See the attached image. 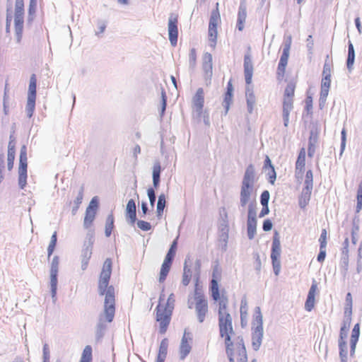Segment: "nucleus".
Masks as SVG:
<instances>
[{
    "label": "nucleus",
    "mask_w": 362,
    "mask_h": 362,
    "mask_svg": "<svg viewBox=\"0 0 362 362\" xmlns=\"http://www.w3.org/2000/svg\"><path fill=\"white\" fill-rule=\"evenodd\" d=\"M112 273V260L107 258L104 262L98 282V293L105 296L104 310L99 315L96 325L95 337L97 340L101 339L107 329L105 322H112L115 313V288L108 286Z\"/></svg>",
    "instance_id": "f257e3e1"
},
{
    "label": "nucleus",
    "mask_w": 362,
    "mask_h": 362,
    "mask_svg": "<svg viewBox=\"0 0 362 362\" xmlns=\"http://www.w3.org/2000/svg\"><path fill=\"white\" fill-rule=\"evenodd\" d=\"M24 0H16L15 8L13 13L14 27H15V36L17 43L21 42L23 37V30L24 24ZM13 18L12 4L9 0L6 4V32L10 33L11 23Z\"/></svg>",
    "instance_id": "f03ea898"
},
{
    "label": "nucleus",
    "mask_w": 362,
    "mask_h": 362,
    "mask_svg": "<svg viewBox=\"0 0 362 362\" xmlns=\"http://www.w3.org/2000/svg\"><path fill=\"white\" fill-rule=\"evenodd\" d=\"M234 334L230 315L228 313V356L229 362H247V351L242 337H233Z\"/></svg>",
    "instance_id": "7ed1b4c3"
},
{
    "label": "nucleus",
    "mask_w": 362,
    "mask_h": 362,
    "mask_svg": "<svg viewBox=\"0 0 362 362\" xmlns=\"http://www.w3.org/2000/svg\"><path fill=\"white\" fill-rule=\"evenodd\" d=\"M255 170L253 165H249L245 172L244 177L242 181L240 204L245 207L249 202L255 182Z\"/></svg>",
    "instance_id": "20e7f679"
},
{
    "label": "nucleus",
    "mask_w": 362,
    "mask_h": 362,
    "mask_svg": "<svg viewBox=\"0 0 362 362\" xmlns=\"http://www.w3.org/2000/svg\"><path fill=\"white\" fill-rule=\"evenodd\" d=\"M95 242L94 232L92 230H88L83 243L81 250V269L86 270L88 267L89 260L92 255L93 246Z\"/></svg>",
    "instance_id": "39448f33"
},
{
    "label": "nucleus",
    "mask_w": 362,
    "mask_h": 362,
    "mask_svg": "<svg viewBox=\"0 0 362 362\" xmlns=\"http://www.w3.org/2000/svg\"><path fill=\"white\" fill-rule=\"evenodd\" d=\"M36 86H37V78L35 74L30 76L28 91V100L25 107V112L27 116L30 118L35 108V100H36Z\"/></svg>",
    "instance_id": "423d86ee"
},
{
    "label": "nucleus",
    "mask_w": 362,
    "mask_h": 362,
    "mask_svg": "<svg viewBox=\"0 0 362 362\" xmlns=\"http://www.w3.org/2000/svg\"><path fill=\"white\" fill-rule=\"evenodd\" d=\"M27 147L23 145L21 148L19 166H18V186L21 189H24L27 184Z\"/></svg>",
    "instance_id": "0eeeda50"
},
{
    "label": "nucleus",
    "mask_w": 362,
    "mask_h": 362,
    "mask_svg": "<svg viewBox=\"0 0 362 362\" xmlns=\"http://www.w3.org/2000/svg\"><path fill=\"white\" fill-rule=\"evenodd\" d=\"M281 243L278 233H275L273 237V242L272 246L271 259L272 262V266L274 273L276 276H278L281 271Z\"/></svg>",
    "instance_id": "6e6552de"
},
{
    "label": "nucleus",
    "mask_w": 362,
    "mask_h": 362,
    "mask_svg": "<svg viewBox=\"0 0 362 362\" xmlns=\"http://www.w3.org/2000/svg\"><path fill=\"white\" fill-rule=\"evenodd\" d=\"M59 267V257L57 255L53 257L50 263V291L54 303L57 301V276Z\"/></svg>",
    "instance_id": "1a4fd4ad"
},
{
    "label": "nucleus",
    "mask_w": 362,
    "mask_h": 362,
    "mask_svg": "<svg viewBox=\"0 0 362 362\" xmlns=\"http://www.w3.org/2000/svg\"><path fill=\"white\" fill-rule=\"evenodd\" d=\"M218 4H216V9L211 11L209 23V40L211 47L216 45L217 37V27L221 23V16L218 11Z\"/></svg>",
    "instance_id": "9d476101"
},
{
    "label": "nucleus",
    "mask_w": 362,
    "mask_h": 362,
    "mask_svg": "<svg viewBox=\"0 0 362 362\" xmlns=\"http://www.w3.org/2000/svg\"><path fill=\"white\" fill-rule=\"evenodd\" d=\"M156 320L159 322V332L165 334L170 322L173 311L163 308V305L158 304L156 307Z\"/></svg>",
    "instance_id": "9b49d317"
},
{
    "label": "nucleus",
    "mask_w": 362,
    "mask_h": 362,
    "mask_svg": "<svg viewBox=\"0 0 362 362\" xmlns=\"http://www.w3.org/2000/svg\"><path fill=\"white\" fill-rule=\"evenodd\" d=\"M195 309L199 322H203L208 311V303L201 291L196 289L194 291Z\"/></svg>",
    "instance_id": "f8f14e48"
},
{
    "label": "nucleus",
    "mask_w": 362,
    "mask_h": 362,
    "mask_svg": "<svg viewBox=\"0 0 362 362\" xmlns=\"http://www.w3.org/2000/svg\"><path fill=\"white\" fill-rule=\"evenodd\" d=\"M193 116L197 119H201L203 114V107L204 103V93L202 88L197 90L195 95L192 98Z\"/></svg>",
    "instance_id": "ddd939ff"
},
{
    "label": "nucleus",
    "mask_w": 362,
    "mask_h": 362,
    "mask_svg": "<svg viewBox=\"0 0 362 362\" xmlns=\"http://www.w3.org/2000/svg\"><path fill=\"white\" fill-rule=\"evenodd\" d=\"M98 208V202L96 197H94L89 203L86 208V214L83 221V226L85 228H88L93 222L96 211Z\"/></svg>",
    "instance_id": "4468645a"
},
{
    "label": "nucleus",
    "mask_w": 362,
    "mask_h": 362,
    "mask_svg": "<svg viewBox=\"0 0 362 362\" xmlns=\"http://www.w3.org/2000/svg\"><path fill=\"white\" fill-rule=\"evenodd\" d=\"M168 35L170 44L175 46L177 42L178 29H177V16L170 13L168 18Z\"/></svg>",
    "instance_id": "2eb2a0df"
},
{
    "label": "nucleus",
    "mask_w": 362,
    "mask_h": 362,
    "mask_svg": "<svg viewBox=\"0 0 362 362\" xmlns=\"http://www.w3.org/2000/svg\"><path fill=\"white\" fill-rule=\"evenodd\" d=\"M192 336L190 332L185 330L180 345V359L184 360L192 350Z\"/></svg>",
    "instance_id": "dca6fc26"
},
{
    "label": "nucleus",
    "mask_w": 362,
    "mask_h": 362,
    "mask_svg": "<svg viewBox=\"0 0 362 362\" xmlns=\"http://www.w3.org/2000/svg\"><path fill=\"white\" fill-rule=\"evenodd\" d=\"M218 321L220 335L221 337L226 336V303L224 300L219 302Z\"/></svg>",
    "instance_id": "f3484780"
},
{
    "label": "nucleus",
    "mask_w": 362,
    "mask_h": 362,
    "mask_svg": "<svg viewBox=\"0 0 362 362\" xmlns=\"http://www.w3.org/2000/svg\"><path fill=\"white\" fill-rule=\"evenodd\" d=\"M220 216L221 218V222L220 223V238L219 242L221 243V247L225 249L226 247V211L224 207L220 210Z\"/></svg>",
    "instance_id": "a211bd4d"
},
{
    "label": "nucleus",
    "mask_w": 362,
    "mask_h": 362,
    "mask_svg": "<svg viewBox=\"0 0 362 362\" xmlns=\"http://www.w3.org/2000/svg\"><path fill=\"white\" fill-rule=\"evenodd\" d=\"M305 165V150L301 148L296 163L295 176L297 179L302 178Z\"/></svg>",
    "instance_id": "6ab92c4d"
},
{
    "label": "nucleus",
    "mask_w": 362,
    "mask_h": 362,
    "mask_svg": "<svg viewBox=\"0 0 362 362\" xmlns=\"http://www.w3.org/2000/svg\"><path fill=\"white\" fill-rule=\"evenodd\" d=\"M212 56L211 54L206 53L204 57V62L202 64V69L204 71V78L206 85L211 83V78L212 76Z\"/></svg>",
    "instance_id": "aec40b11"
},
{
    "label": "nucleus",
    "mask_w": 362,
    "mask_h": 362,
    "mask_svg": "<svg viewBox=\"0 0 362 362\" xmlns=\"http://www.w3.org/2000/svg\"><path fill=\"white\" fill-rule=\"evenodd\" d=\"M125 217L127 223L131 226H133L136 221V204L132 199L127 202Z\"/></svg>",
    "instance_id": "412c9836"
},
{
    "label": "nucleus",
    "mask_w": 362,
    "mask_h": 362,
    "mask_svg": "<svg viewBox=\"0 0 362 362\" xmlns=\"http://www.w3.org/2000/svg\"><path fill=\"white\" fill-rule=\"evenodd\" d=\"M252 347L254 351L259 349L263 339L264 329L252 328Z\"/></svg>",
    "instance_id": "4be33fe9"
},
{
    "label": "nucleus",
    "mask_w": 362,
    "mask_h": 362,
    "mask_svg": "<svg viewBox=\"0 0 362 362\" xmlns=\"http://www.w3.org/2000/svg\"><path fill=\"white\" fill-rule=\"evenodd\" d=\"M247 17V6L245 0H242L240 3L238 20H237V28L238 30L242 31L244 28V23Z\"/></svg>",
    "instance_id": "5701e85b"
},
{
    "label": "nucleus",
    "mask_w": 362,
    "mask_h": 362,
    "mask_svg": "<svg viewBox=\"0 0 362 362\" xmlns=\"http://www.w3.org/2000/svg\"><path fill=\"white\" fill-rule=\"evenodd\" d=\"M245 97L247 101V112L251 114L256 103V98L254 95L252 88L250 86H247L245 89Z\"/></svg>",
    "instance_id": "b1692460"
},
{
    "label": "nucleus",
    "mask_w": 362,
    "mask_h": 362,
    "mask_svg": "<svg viewBox=\"0 0 362 362\" xmlns=\"http://www.w3.org/2000/svg\"><path fill=\"white\" fill-rule=\"evenodd\" d=\"M252 328L263 329V317L259 307L255 308V315Z\"/></svg>",
    "instance_id": "393cba45"
},
{
    "label": "nucleus",
    "mask_w": 362,
    "mask_h": 362,
    "mask_svg": "<svg viewBox=\"0 0 362 362\" xmlns=\"http://www.w3.org/2000/svg\"><path fill=\"white\" fill-rule=\"evenodd\" d=\"M37 9V0H30L27 16V25L30 26L35 18Z\"/></svg>",
    "instance_id": "a878e982"
},
{
    "label": "nucleus",
    "mask_w": 362,
    "mask_h": 362,
    "mask_svg": "<svg viewBox=\"0 0 362 362\" xmlns=\"http://www.w3.org/2000/svg\"><path fill=\"white\" fill-rule=\"evenodd\" d=\"M192 273L191 264H189V261L186 259L185 261L184 272L182 281L184 286H187L189 284Z\"/></svg>",
    "instance_id": "bb28decb"
},
{
    "label": "nucleus",
    "mask_w": 362,
    "mask_h": 362,
    "mask_svg": "<svg viewBox=\"0 0 362 362\" xmlns=\"http://www.w3.org/2000/svg\"><path fill=\"white\" fill-rule=\"evenodd\" d=\"M161 167L159 161L154 163L153 166V185L156 189L158 187L160 184Z\"/></svg>",
    "instance_id": "cd10ccee"
},
{
    "label": "nucleus",
    "mask_w": 362,
    "mask_h": 362,
    "mask_svg": "<svg viewBox=\"0 0 362 362\" xmlns=\"http://www.w3.org/2000/svg\"><path fill=\"white\" fill-rule=\"evenodd\" d=\"M355 60V51L352 42L349 40L348 43V57L346 60L347 69L351 71Z\"/></svg>",
    "instance_id": "c85d7f7f"
},
{
    "label": "nucleus",
    "mask_w": 362,
    "mask_h": 362,
    "mask_svg": "<svg viewBox=\"0 0 362 362\" xmlns=\"http://www.w3.org/2000/svg\"><path fill=\"white\" fill-rule=\"evenodd\" d=\"M351 322V317H346L343 321V325L340 329L339 340H345L348 335V331Z\"/></svg>",
    "instance_id": "c756f323"
},
{
    "label": "nucleus",
    "mask_w": 362,
    "mask_h": 362,
    "mask_svg": "<svg viewBox=\"0 0 362 362\" xmlns=\"http://www.w3.org/2000/svg\"><path fill=\"white\" fill-rule=\"evenodd\" d=\"M339 349V357L341 362H348V351L346 347V340L338 341Z\"/></svg>",
    "instance_id": "7c9ffc66"
},
{
    "label": "nucleus",
    "mask_w": 362,
    "mask_h": 362,
    "mask_svg": "<svg viewBox=\"0 0 362 362\" xmlns=\"http://www.w3.org/2000/svg\"><path fill=\"white\" fill-rule=\"evenodd\" d=\"M171 265H172V262H168L167 260L164 259V261L161 265L160 272V276H159V281L160 282H163L165 280V279L169 273V271L170 269Z\"/></svg>",
    "instance_id": "2f4dec72"
},
{
    "label": "nucleus",
    "mask_w": 362,
    "mask_h": 362,
    "mask_svg": "<svg viewBox=\"0 0 362 362\" xmlns=\"http://www.w3.org/2000/svg\"><path fill=\"white\" fill-rule=\"evenodd\" d=\"M304 185L303 190L312 192L313 188V174L311 170H308L306 172Z\"/></svg>",
    "instance_id": "473e14b6"
},
{
    "label": "nucleus",
    "mask_w": 362,
    "mask_h": 362,
    "mask_svg": "<svg viewBox=\"0 0 362 362\" xmlns=\"http://www.w3.org/2000/svg\"><path fill=\"white\" fill-rule=\"evenodd\" d=\"M250 48H248V52L245 54L244 57V71H253V64L252 61V57L250 53Z\"/></svg>",
    "instance_id": "72a5a7b5"
},
{
    "label": "nucleus",
    "mask_w": 362,
    "mask_h": 362,
    "mask_svg": "<svg viewBox=\"0 0 362 362\" xmlns=\"http://www.w3.org/2000/svg\"><path fill=\"white\" fill-rule=\"evenodd\" d=\"M312 192L303 190L299 199V206L300 208H305L309 203Z\"/></svg>",
    "instance_id": "f704fd0d"
},
{
    "label": "nucleus",
    "mask_w": 362,
    "mask_h": 362,
    "mask_svg": "<svg viewBox=\"0 0 362 362\" xmlns=\"http://www.w3.org/2000/svg\"><path fill=\"white\" fill-rule=\"evenodd\" d=\"M211 296L214 300L216 301L218 299H220L218 284L217 280H216L215 279H212L211 281Z\"/></svg>",
    "instance_id": "c9c22d12"
},
{
    "label": "nucleus",
    "mask_w": 362,
    "mask_h": 362,
    "mask_svg": "<svg viewBox=\"0 0 362 362\" xmlns=\"http://www.w3.org/2000/svg\"><path fill=\"white\" fill-rule=\"evenodd\" d=\"M92 361V347L89 345L85 346L80 362H91Z\"/></svg>",
    "instance_id": "e433bc0d"
},
{
    "label": "nucleus",
    "mask_w": 362,
    "mask_h": 362,
    "mask_svg": "<svg viewBox=\"0 0 362 362\" xmlns=\"http://www.w3.org/2000/svg\"><path fill=\"white\" fill-rule=\"evenodd\" d=\"M257 230V221H247V237L250 240L255 238Z\"/></svg>",
    "instance_id": "4c0bfd02"
},
{
    "label": "nucleus",
    "mask_w": 362,
    "mask_h": 362,
    "mask_svg": "<svg viewBox=\"0 0 362 362\" xmlns=\"http://www.w3.org/2000/svg\"><path fill=\"white\" fill-rule=\"evenodd\" d=\"M114 227V216L112 214L108 215L106 224H105V233L107 237H110L112 233V230Z\"/></svg>",
    "instance_id": "58836bf2"
},
{
    "label": "nucleus",
    "mask_w": 362,
    "mask_h": 362,
    "mask_svg": "<svg viewBox=\"0 0 362 362\" xmlns=\"http://www.w3.org/2000/svg\"><path fill=\"white\" fill-rule=\"evenodd\" d=\"M165 196L164 194H161L158 196V199L157 202V214L158 216H160L163 212V209L165 207Z\"/></svg>",
    "instance_id": "ea45409f"
},
{
    "label": "nucleus",
    "mask_w": 362,
    "mask_h": 362,
    "mask_svg": "<svg viewBox=\"0 0 362 362\" xmlns=\"http://www.w3.org/2000/svg\"><path fill=\"white\" fill-rule=\"evenodd\" d=\"M177 250V241L174 240L173 243L170 245V247L165 257V260H167L168 262H170L173 263V259L175 255V252Z\"/></svg>",
    "instance_id": "a19ab883"
},
{
    "label": "nucleus",
    "mask_w": 362,
    "mask_h": 362,
    "mask_svg": "<svg viewBox=\"0 0 362 362\" xmlns=\"http://www.w3.org/2000/svg\"><path fill=\"white\" fill-rule=\"evenodd\" d=\"M257 211L255 205L253 203H250L247 211V221H257Z\"/></svg>",
    "instance_id": "79ce46f5"
},
{
    "label": "nucleus",
    "mask_w": 362,
    "mask_h": 362,
    "mask_svg": "<svg viewBox=\"0 0 362 362\" xmlns=\"http://www.w3.org/2000/svg\"><path fill=\"white\" fill-rule=\"evenodd\" d=\"M16 155L15 143L13 141H10L8 145V154L7 161H14Z\"/></svg>",
    "instance_id": "37998d69"
},
{
    "label": "nucleus",
    "mask_w": 362,
    "mask_h": 362,
    "mask_svg": "<svg viewBox=\"0 0 362 362\" xmlns=\"http://www.w3.org/2000/svg\"><path fill=\"white\" fill-rule=\"evenodd\" d=\"M196 61H197V54L196 49L194 48H192L189 51V70H193L196 66Z\"/></svg>",
    "instance_id": "c03bdc74"
},
{
    "label": "nucleus",
    "mask_w": 362,
    "mask_h": 362,
    "mask_svg": "<svg viewBox=\"0 0 362 362\" xmlns=\"http://www.w3.org/2000/svg\"><path fill=\"white\" fill-rule=\"evenodd\" d=\"M293 107V98L289 97L284 98L283 112L290 113Z\"/></svg>",
    "instance_id": "a18cd8bd"
},
{
    "label": "nucleus",
    "mask_w": 362,
    "mask_h": 362,
    "mask_svg": "<svg viewBox=\"0 0 362 362\" xmlns=\"http://www.w3.org/2000/svg\"><path fill=\"white\" fill-rule=\"evenodd\" d=\"M189 264H191V268L192 269V272H194V276L198 279L200 274V269H201V261L199 259H197L194 262V264L192 265L190 260L188 259Z\"/></svg>",
    "instance_id": "49530a36"
},
{
    "label": "nucleus",
    "mask_w": 362,
    "mask_h": 362,
    "mask_svg": "<svg viewBox=\"0 0 362 362\" xmlns=\"http://www.w3.org/2000/svg\"><path fill=\"white\" fill-rule=\"evenodd\" d=\"M288 64V59H281L278 64L277 74L281 76H284L286 66Z\"/></svg>",
    "instance_id": "de8ad7c7"
},
{
    "label": "nucleus",
    "mask_w": 362,
    "mask_h": 362,
    "mask_svg": "<svg viewBox=\"0 0 362 362\" xmlns=\"http://www.w3.org/2000/svg\"><path fill=\"white\" fill-rule=\"evenodd\" d=\"M329 88L321 87L320 99H319L320 107L324 106V105L326 102L328 93H329Z\"/></svg>",
    "instance_id": "09e8293b"
},
{
    "label": "nucleus",
    "mask_w": 362,
    "mask_h": 362,
    "mask_svg": "<svg viewBox=\"0 0 362 362\" xmlns=\"http://www.w3.org/2000/svg\"><path fill=\"white\" fill-rule=\"evenodd\" d=\"M295 91V85L293 83H289L284 91V98H291L294 95Z\"/></svg>",
    "instance_id": "8fccbe9b"
},
{
    "label": "nucleus",
    "mask_w": 362,
    "mask_h": 362,
    "mask_svg": "<svg viewBox=\"0 0 362 362\" xmlns=\"http://www.w3.org/2000/svg\"><path fill=\"white\" fill-rule=\"evenodd\" d=\"M147 195L149 199L150 205L152 208H153L156 200V192L153 188L151 187L148 189Z\"/></svg>",
    "instance_id": "3c124183"
},
{
    "label": "nucleus",
    "mask_w": 362,
    "mask_h": 362,
    "mask_svg": "<svg viewBox=\"0 0 362 362\" xmlns=\"http://www.w3.org/2000/svg\"><path fill=\"white\" fill-rule=\"evenodd\" d=\"M267 170H268V172L267 173V175L268 176V180L269 183L274 185L276 179V173L275 169L274 168H272L267 169Z\"/></svg>",
    "instance_id": "603ef678"
},
{
    "label": "nucleus",
    "mask_w": 362,
    "mask_h": 362,
    "mask_svg": "<svg viewBox=\"0 0 362 362\" xmlns=\"http://www.w3.org/2000/svg\"><path fill=\"white\" fill-rule=\"evenodd\" d=\"M327 230H326V229L324 228V229L322 230L321 235H320V237L319 238L320 247L326 248V246H327Z\"/></svg>",
    "instance_id": "864d4df0"
},
{
    "label": "nucleus",
    "mask_w": 362,
    "mask_h": 362,
    "mask_svg": "<svg viewBox=\"0 0 362 362\" xmlns=\"http://www.w3.org/2000/svg\"><path fill=\"white\" fill-rule=\"evenodd\" d=\"M175 296L173 293H171L167 300V302L165 305H163V308L166 309H170V310H173L174 306H175Z\"/></svg>",
    "instance_id": "5fc2aeb1"
},
{
    "label": "nucleus",
    "mask_w": 362,
    "mask_h": 362,
    "mask_svg": "<svg viewBox=\"0 0 362 362\" xmlns=\"http://www.w3.org/2000/svg\"><path fill=\"white\" fill-rule=\"evenodd\" d=\"M136 224L138 228L144 231H148L151 229V224L147 221L139 220L136 221Z\"/></svg>",
    "instance_id": "6e6d98bb"
},
{
    "label": "nucleus",
    "mask_w": 362,
    "mask_h": 362,
    "mask_svg": "<svg viewBox=\"0 0 362 362\" xmlns=\"http://www.w3.org/2000/svg\"><path fill=\"white\" fill-rule=\"evenodd\" d=\"M359 335H360V325H359V323H357L354 325V327L352 329L351 339H354V341H358Z\"/></svg>",
    "instance_id": "4d7b16f0"
},
{
    "label": "nucleus",
    "mask_w": 362,
    "mask_h": 362,
    "mask_svg": "<svg viewBox=\"0 0 362 362\" xmlns=\"http://www.w3.org/2000/svg\"><path fill=\"white\" fill-rule=\"evenodd\" d=\"M270 198V194L269 191L264 190L262 192L260 196V203L262 205L269 204V201Z\"/></svg>",
    "instance_id": "13d9d810"
},
{
    "label": "nucleus",
    "mask_w": 362,
    "mask_h": 362,
    "mask_svg": "<svg viewBox=\"0 0 362 362\" xmlns=\"http://www.w3.org/2000/svg\"><path fill=\"white\" fill-rule=\"evenodd\" d=\"M83 191H84V187L83 185L81 186L79 191L78 192V195L76 197L75 200L74 201V205H80L82 202L83 198Z\"/></svg>",
    "instance_id": "bf43d9fd"
},
{
    "label": "nucleus",
    "mask_w": 362,
    "mask_h": 362,
    "mask_svg": "<svg viewBox=\"0 0 362 362\" xmlns=\"http://www.w3.org/2000/svg\"><path fill=\"white\" fill-rule=\"evenodd\" d=\"M43 355V362H50V353H49V349L47 344H44L43 349H42Z\"/></svg>",
    "instance_id": "052dcab7"
},
{
    "label": "nucleus",
    "mask_w": 362,
    "mask_h": 362,
    "mask_svg": "<svg viewBox=\"0 0 362 362\" xmlns=\"http://www.w3.org/2000/svg\"><path fill=\"white\" fill-rule=\"evenodd\" d=\"M315 305V298L308 297L305 303V309L307 311H311Z\"/></svg>",
    "instance_id": "680f3d73"
},
{
    "label": "nucleus",
    "mask_w": 362,
    "mask_h": 362,
    "mask_svg": "<svg viewBox=\"0 0 362 362\" xmlns=\"http://www.w3.org/2000/svg\"><path fill=\"white\" fill-rule=\"evenodd\" d=\"M168 348V339L165 338L161 341V342L160 344L158 351L167 354Z\"/></svg>",
    "instance_id": "e2e57ef3"
},
{
    "label": "nucleus",
    "mask_w": 362,
    "mask_h": 362,
    "mask_svg": "<svg viewBox=\"0 0 362 362\" xmlns=\"http://www.w3.org/2000/svg\"><path fill=\"white\" fill-rule=\"evenodd\" d=\"M161 98H162V104H161L160 115L163 116L165 112L166 105H167V98H166L165 92L164 90H162Z\"/></svg>",
    "instance_id": "0e129e2a"
},
{
    "label": "nucleus",
    "mask_w": 362,
    "mask_h": 362,
    "mask_svg": "<svg viewBox=\"0 0 362 362\" xmlns=\"http://www.w3.org/2000/svg\"><path fill=\"white\" fill-rule=\"evenodd\" d=\"M317 142V135L315 134L313 131L310 132L309 141H308V146L315 147V144Z\"/></svg>",
    "instance_id": "69168bd1"
},
{
    "label": "nucleus",
    "mask_w": 362,
    "mask_h": 362,
    "mask_svg": "<svg viewBox=\"0 0 362 362\" xmlns=\"http://www.w3.org/2000/svg\"><path fill=\"white\" fill-rule=\"evenodd\" d=\"M253 256L255 258V263H254L255 268L259 272L260 271L261 267H262L259 255L257 252H256V253H254Z\"/></svg>",
    "instance_id": "338daca9"
},
{
    "label": "nucleus",
    "mask_w": 362,
    "mask_h": 362,
    "mask_svg": "<svg viewBox=\"0 0 362 362\" xmlns=\"http://www.w3.org/2000/svg\"><path fill=\"white\" fill-rule=\"evenodd\" d=\"M330 84H331V76H323L322 83H321V87L329 88Z\"/></svg>",
    "instance_id": "774afa93"
}]
</instances>
